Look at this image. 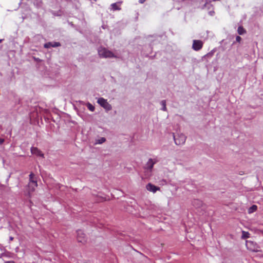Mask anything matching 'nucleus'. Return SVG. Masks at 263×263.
Returning a JSON list of instances; mask_svg holds the SVG:
<instances>
[{"instance_id": "obj_19", "label": "nucleus", "mask_w": 263, "mask_h": 263, "mask_svg": "<svg viewBox=\"0 0 263 263\" xmlns=\"http://www.w3.org/2000/svg\"><path fill=\"white\" fill-rule=\"evenodd\" d=\"M236 40L237 42H240V41L241 40V38L239 36H237L236 37Z\"/></svg>"}, {"instance_id": "obj_11", "label": "nucleus", "mask_w": 263, "mask_h": 263, "mask_svg": "<svg viewBox=\"0 0 263 263\" xmlns=\"http://www.w3.org/2000/svg\"><path fill=\"white\" fill-rule=\"evenodd\" d=\"M60 46H61V44L59 42H53V43L48 42V43H45L44 45V47L45 48H49L51 47H59Z\"/></svg>"}, {"instance_id": "obj_13", "label": "nucleus", "mask_w": 263, "mask_h": 263, "mask_svg": "<svg viewBox=\"0 0 263 263\" xmlns=\"http://www.w3.org/2000/svg\"><path fill=\"white\" fill-rule=\"evenodd\" d=\"M238 33L240 35H242L246 33V30L243 28L242 26H239L237 30Z\"/></svg>"}, {"instance_id": "obj_10", "label": "nucleus", "mask_w": 263, "mask_h": 263, "mask_svg": "<svg viewBox=\"0 0 263 263\" xmlns=\"http://www.w3.org/2000/svg\"><path fill=\"white\" fill-rule=\"evenodd\" d=\"M31 152L32 154L36 155L37 156H41V157H44V154L37 147H31Z\"/></svg>"}, {"instance_id": "obj_1", "label": "nucleus", "mask_w": 263, "mask_h": 263, "mask_svg": "<svg viewBox=\"0 0 263 263\" xmlns=\"http://www.w3.org/2000/svg\"><path fill=\"white\" fill-rule=\"evenodd\" d=\"M29 183L28 184V193L30 194L35 190V188L37 186V177L35 174L31 172L29 175Z\"/></svg>"}, {"instance_id": "obj_18", "label": "nucleus", "mask_w": 263, "mask_h": 263, "mask_svg": "<svg viewBox=\"0 0 263 263\" xmlns=\"http://www.w3.org/2000/svg\"><path fill=\"white\" fill-rule=\"evenodd\" d=\"M111 6L114 10H118L119 9L118 6L116 3H114L111 5Z\"/></svg>"}, {"instance_id": "obj_8", "label": "nucleus", "mask_w": 263, "mask_h": 263, "mask_svg": "<svg viewBox=\"0 0 263 263\" xmlns=\"http://www.w3.org/2000/svg\"><path fill=\"white\" fill-rule=\"evenodd\" d=\"M146 188L148 191L152 192L153 193H155L157 191L160 190V188L159 187L156 186L150 183H148L146 185Z\"/></svg>"}, {"instance_id": "obj_12", "label": "nucleus", "mask_w": 263, "mask_h": 263, "mask_svg": "<svg viewBox=\"0 0 263 263\" xmlns=\"http://www.w3.org/2000/svg\"><path fill=\"white\" fill-rule=\"evenodd\" d=\"M257 209V206L256 205H253L248 210V213L249 214L255 212Z\"/></svg>"}, {"instance_id": "obj_6", "label": "nucleus", "mask_w": 263, "mask_h": 263, "mask_svg": "<svg viewBox=\"0 0 263 263\" xmlns=\"http://www.w3.org/2000/svg\"><path fill=\"white\" fill-rule=\"evenodd\" d=\"M77 240L78 242L83 243H84L86 242L85 234L81 230L77 231Z\"/></svg>"}, {"instance_id": "obj_16", "label": "nucleus", "mask_w": 263, "mask_h": 263, "mask_svg": "<svg viewBox=\"0 0 263 263\" xmlns=\"http://www.w3.org/2000/svg\"><path fill=\"white\" fill-rule=\"evenodd\" d=\"M161 104L162 106V110L165 111L166 110L165 100H162L161 102Z\"/></svg>"}, {"instance_id": "obj_24", "label": "nucleus", "mask_w": 263, "mask_h": 263, "mask_svg": "<svg viewBox=\"0 0 263 263\" xmlns=\"http://www.w3.org/2000/svg\"><path fill=\"white\" fill-rule=\"evenodd\" d=\"M200 202V201H199L198 200H195L194 201V203H195V202Z\"/></svg>"}, {"instance_id": "obj_20", "label": "nucleus", "mask_w": 263, "mask_h": 263, "mask_svg": "<svg viewBox=\"0 0 263 263\" xmlns=\"http://www.w3.org/2000/svg\"><path fill=\"white\" fill-rule=\"evenodd\" d=\"M4 139L0 138V144H2L4 142Z\"/></svg>"}, {"instance_id": "obj_2", "label": "nucleus", "mask_w": 263, "mask_h": 263, "mask_svg": "<svg viewBox=\"0 0 263 263\" xmlns=\"http://www.w3.org/2000/svg\"><path fill=\"white\" fill-rule=\"evenodd\" d=\"M98 54L101 58H117L111 51L108 50L104 47H100L98 49Z\"/></svg>"}, {"instance_id": "obj_15", "label": "nucleus", "mask_w": 263, "mask_h": 263, "mask_svg": "<svg viewBox=\"0 0 263 263\" xmlns=\"http://www.w3.org/2000/svg\"><path fill=\"white\" fill-rule=\"evenodd\" d=\"M87 107L88 108V109L91 111H93L95 110V107L90 103H88L87 104Z\"/></svg>"}, {"instance_id": "obj_21", "label": "nucleus", "mask_w": 263, "mask_h": 263, "mask_svg": "<svg viewBox=\"0 0 263 263\" xmlns=\"http://www.w3.org/2000/svg\"><path fill=\"white\" fill-rule=\"evenodd\" d=\"M146 0H139V2L140 4L144 3Z\"/></svg>"}, {"instance_id": "obj_5", "label": "nucleus", "mask_w": 263, "mask_h": 263, "mask_svg": "<svg viewBox=\"0 0 263 263\" xmlns=\"http://www.w3.org/2000/svg\"><path fill=\"white\" fill-rule=\"evenodd\" d=\"M174 139L176 144L180 145L183 144L186 140V137L183 134H179L174 136Z\"/></svg>"}, {"instance_id": "obj_23", "label": "nucleus", "mask_w": 263, "mask_h": 263, "mask_svg": "<svg viewBox=\"0 0 263 263\" xmlns=\"http://www.w3.org/2000/svg\"><path fill=\"white\" fill-rule=\"evenodd\" d=\"M10 240L11 241H12V240H13V237H10Z\"/></svg>"}, {"instance_id": "obj_7", "label": "nucleus", "mask_w": 263, "mask_h": 263, "mask_svg": "<svg viewBox=\"0 0 263 263\" xmlns=\"http://www.w3.org/2000/svg\"><path fill=\"white\" fill-rule=\"evenodd\" d=\"M203 46V43L200 40H194L192 45L193 49L195 51L200 50Z\"/></svg>"}, {"instance_id": "obj_4", "label": "nucleus", "mask_w": 263, "mask_h": 263, "mask_svg": "<svg viewBox=\"0 0 263 263\" xmlns=\"http://www.w3.org/2000/svg\"><path fill=\"white\" fill-rule=\"evenodd\" d=\"M97 102L101 107L107 111L110 110L112 108L111 105L108 103L107 100L103 98H100Z\"/></svg>"}, {"instance_id": "obj_3", "label": "nucleus", "mask_w": 263, "mask_h": 263, "mask_svg": "<svg viewBox=\"0 0 263 263\" xmlns=\"http://www.w3.org/2000/svg\"><path fill=\"white\" fill-rule=\"evenodd\" d=\"M246 247L248 250L252 252H259L260 247L255 242L250 240L246 241Z\"/></svg>"}, {"instance_id": "obj_14", "label": "nucleus", "mask_w": 263, "mask_h": 263, "mask_svg": "<svg viewBox=\"0 0 263 263\" xmlns=\"http://www.w3.org/2000/svg\"><path fill=\"white\" fill-rule=\"evenodd\" d=\"M249 235H250V234L249 232L243 231L242 232L241 238H242V239H246V238H249Z\"/></svg>"}, {"instance_id": "obj_22", "label": "nucleus", "mask_w": 263, "mask_h": 263, "mask_svg": "<svg viewBox=\"0 0 263 263\" xmlns=\"http://www.w3.org/2000/svg\"><path fill=\"white\" fill-rule=\"evenodd\" d=\"M5 263H15V262L13 260H10V261H5Z\"/></svg>"}, {"instance_id": "obj_17", "label": "nucleus", "mask_w": 263, "mask_h": 263, "mask_svg": "<svg viewBox=\"0 0 263 263\" xmlns=\"http://www.w3.org/2000/svg\"><path fill=\"white\" fill-rule=\"evenodd\" d=\"M106 141V139L104 137L101 138V139L97 140V143L102 144L104 143Z\"/></svg>"}, {"instance_id": "obj_9", "label": "nucleus", "mask_w": 263, "mask_h": 263, "mask_svg": "<svg viewBox=\"0 0 263 263\" xmlns=\"http://www.w3.org/2000/svg\"><path fill=\"white\" fill-rule=\"evenodd\" d=\"M157 162L156 160H154L153 159L150 158L148 162L146 163L145 168L147 170L152 171V168H153L154 165Z\"/></svg>"}]
</instances>
